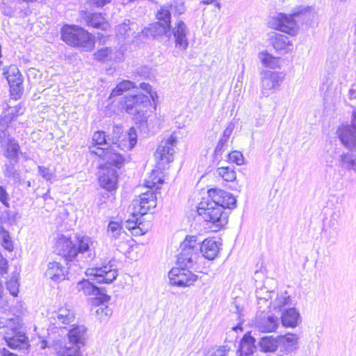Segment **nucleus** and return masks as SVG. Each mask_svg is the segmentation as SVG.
Listing matches in <instances>:
<instances>
[{
  "mask_svg": "<svg viewBox=\"0 0 356 356\" xmlns=\"http://www.w3.org/2000/svg\"><path fill=\"white\" fill-rule=\"evenodd\" d=\"M3 74L10 85L11 96L15 99L19 98L23 90V81L18 68L15 65L9 66L4 69Z\"/></svg>",
  "mask_w": 356,
  "mask_h": 356,
  "instance_id": "dca6fc26",
  "label": "nucleus"
},
{
  "mask_svg": "<svg viewBox=\"0 0 356 356\" xmlns=\"http://www.w3.org/2000/svg\"><path fill=\"white\" fill-rule=\"evenodd\" d=\"M233 131V125L232 124H229L227 128L224 131V133H223V138H225V143H227L232 132Z\"/></svg>",
  "mask_w": 356,
  "mask_h": 356,
  "instance_id": "e2e57ef3",
  "label": "nucleus"
},
{
  "mask_svg": "<svg viewBox=\"0 0 356 356\" xmlns=\"http://www.w3.org/2000/svg\"><path fill=\"white\" fill-rule=\"evenodd\" d=\"M156 195L152 191L143 193L135 198L131 204L134 216H143L156 206Z\"/></svg>",
  "mask_w": 356,
  "mask_h": 356,
  "instance_id": "9b49d317",
  "label": "nucleus"
},
{
  "mask_svg": "<svg viewBox=\"0 0 356 356\" xmlns=\"http://www.w3.org/2000/svg\"><path fill=\"white\" fill-rule=\"evenodd\" d=\"M0 238L1 239L2 246L6 250H8L9 252H11L13 250V245L8 232H3V235H1Z\"/></svg>",
  "mask_w": 356,
  "mask_h": 356,
  "instance_id": "5fc2aeb1",
  "label": "nucleus"
},
{
  "mask_svg": "<svg viewBox=\"0 0 356 356\" xmlns=\"http://www.w3.org/2000/svg\"><path fill=\"white\" fill-rule=\"evenodd\" d=\"M39 174L46 181L52 182L54 180L55 175L49 168L44 166H38Z\"/></svg>",
  "mask_w": 356,
  "mask_h": 356,
  "instance_id": "864d4df0",
  "label": "nucleus"
},
{
  "mask_svg": "<svg viewBox=\"0 0 356 356\" xmlns=\"http://www.w3.org/2000/svg\"><path fill=\"white\" fill-rule=\"evenodd\" d=\"M258 58L266 67L271 69L280 68L282 60L280 57H275L267 51H262L258 54Z\"/></svg>",
  "mask_w": 356,
  "mask_h": 356,
  "instance_id": "c756f323",
  "label": "nucleus"
},
{
  "mask_svg": "<svg viewBox=\"0 0 356 356\" xmlns=\"http://www.w3.org/2000/svg\"><path fill=\"white\" fill-rule=\"evenodd\" d=\"M159 172L153 170L148 179L145 181V186L149 188H160V186L163 184V179L158 176Z\"/></svg>",
  "mask_w": 356,
  "mask_h": 356,
  "instance_id": "c03bdc74",
  "label": "nucleus"
},
{
  "mask_svg": "<svg viewBox=\"0 0 356 356\" xmlns=\"http://www.w3.org/2000/svg\"><path fill=\"white\" fill-rule=\"evenodd\" d=\"M99 181L100 186L108 191L115 190L118 183V175L116 170L108 166L102 168L100 172Z\"/></svg>",
  "mask_w": 356,
  "mask_h": 356,
  "instance_id": "aec40b11",
  "label": "nucleus"
},
{
  "mask_svg": "<svg viewBox=\"0 0 356 356\" xmlns=\"http://www.w3.org/2000/svg\"><path fill=\"white\" fill-rule=\"evenodd\" d=\"M229 349L225 346H219L210 349L208 356H227Z\"/></svg>",
  "mask_w": 356,
  "mask_h": 356,
  "instance_id": "6e6d98bb",
  "label": "nucleus"
},
{
  "mask_svg": "<svg viewBox=\"0 0 356 356\" xmlns=\"http://www.w3.org/2000/svg\"><path fill=\"white\" fill-rule=\"evenodd\" d=\"M148 68L147 67H141L137 69L136 72L138 74H141L143 76H146L149 74Z\"/></svg>",
  "mask_w": 356,
  "mask_h": 356,
  "instance_id": "69168bd1",
  "label": "nucleus"
},
{
  "mask_svg": "<svg viewBox=\"0 0 356 356\" xmlns=\"http://www.w3.org/2000/svg\"><path fill=\"white\" fill-rule=\"evenodd\" d=\"M8 262L0 253V274H4L7 272Z\"/></svg>",
  "mask_w": 356,
  "mask_h": 356,
  "instance_id": "052dcab7",
  "label": "nucleus"
},
{
  "mask_svg": "<svg viewBox=\"0 0 356 356\" xmlns=\"http://www.w3.org/2000/svg\"><path fill=\"white\" fill-rule=\"evenodd\" d=\"M98 242L88 236H76V257H81L87 261H92L97 254Z\"/></svg>",
  "mask_w": 356,
  "mask_h": 356,
  "instance_id": "f8f14e48",
  "label": "nucleus"
},
{
  "mask_svg": "<svg viewBox=\"0 0 356 356\" xmlns=\"http://www.w3.org/2000/svg\"><path fill=\"white\" fill-rule=\"evenodd\" d=\"M188 29L182 21H179L172 29V33L175 39V47L180 50H186L188 46L186 35Z\"/></svg>",
  "mask_w": 356,
  "mask_h": 356,
  "instance_id": "5701e85b",
  "label": "nucleus"
},
{
  "mask_svg": "<svg viewBox=\"0 0 356 356\" xmlns=\"http://www.w3.org/2000/svg\"><path fill=\"white\" fill-rule=\"evenodd\" d=\"M99 300L100 301L101 305L99 306V307L97 309L95 312L97 317L101 321H106L112 315L113 309L108 305H104V303L105 302H102L100 300Z\"/></svg>",
  "mask_w": 356,
  "mask_h": 356,
  "instance_id": "37998d69",
  "label": "nucleus"
},
{
  "mask_svg": "<svg viewBox=\"0 0 356 356\" xmlns=\"http://www.w3.org/2000/svg\"><path fill=\"white\" fill-rule=\"evenodd\" d=\"M3 339L8 346L12 349H18L25 353L30 346L28 337L20 331V323L18 318L7 319L1 327Z\"/></svg>",
  "mask_w": 356,
  "mask_h": 356,
  "instance_id": "f03ea898",
  "label": "nucleus"
},
{
  "mask_svg": "<svg viewBox=\"0 0 356 356\" xmlns=\"http://www.w3.org/2000/svg\"><path fill=\"white\" fill-rule=\"evenodd\" d=\"M197 213L206 222L211 223L216 229L223 227L228 222V216L222 208L209 198L199 204Z\"/></svg>",
  "mask_w": 356,
  "mask_h": 356,
  "instance_id": "39448f33",
  "label": "nucleus"
},
{
  "mask_svg": "<svg viewBox=\"0 0 356 356\" xmlns=\"http://www.w3.org/2000/svg\"><path fill=\"white\" fill-rule=\"evenodd\" d=\"M124 59V54L120 50H115L113 51L112 50V57L111 60L115 62H120Z\"/></svg>",
  "mask_w": 356,
  "mask_h": 356,
  "instance_id": "bf43d9fd",
  "label": "nucleus"
},
{
  "mask_svg": "<svg viewBox=\"0 0 356 356\" xmlns=\"http://www.w3.org/2000/svg\"><path fill=\"white\" fill-rule=\"evenodd\" d=\"M1 143L4 149V156L12 161L17 162L19 150L18 143H17L12 138H7L2 141Z\"/></svg>",
  "mask_w": 356,
  "mask_h": 356,
  "instance_id": "473e14b6",
  "label": "nucleus"
},
{
  "mask_svg": "<svg viewBox=\"0 0 356 356\" xmlns=\"http://www.w3.org/2000/svg\"><path fill=\"white\" fill-rule=\"evenodd\" d=\"M61 38L67 44L91 51L95 47L93 36L84 29L65 25L61 29Z\"/></svg>",
  "mask_w": 356,
  "mask_h": 356,
  "instance_id": "7ed1b4c3",
  "label": "nucleus"
},
{
  "mask_svg": "<svg viewBox=\"0 0 356 356\" xmlns=\"http://www.w3.org/2000/svg\"><path fill=\"white\" fill-rule=\"evenodd\" d=\"M111 1V0H90L91 4L96 7H103Z\"/></svg>",
  "mask_w": 356,
  "mask_h": 356,
  "instance_id": "680f3d73",
  "label": "nucleus"
},
{
  "mask_svg": "<svg viewBox=\"0 0 356 356\" xmlns=\"http://www.w3.org/2000/svg\"><path fill=\"white\" fill-rule=\"evenodd\" d=\"M216 173L225 181H233L236 178L235 170L230 167L218 168Z\"/></svg>",
  "mask_w": 356,
  "mask_h": 356,
  "instance_id": "ea45409f",
  "label": "nucleus"
},
{
  "mask_svg": "<svg viewBox=\"0 0 356 356\" xmlns=\"http://www.w3.org/2000/svg\"><path fill=\"white\" fill-rule=\"evenodd\" d=\"M282 72L263 70L261 73L260 90L263 97H268L278 90L284 80Z\"/></svg>",
  "mask_w": 356,
  "mask_h": 356,
  "instance_id": "0eeeda50",
  "label": "nucleus"
},
{
  "mask_svg": "<svg viewBox=\"0 0 356 356\" xmlns=\"http://www.w3.org/2000/svg\"><path fill=\"white\" fill-rule=\"evenodd\" d=\"M341 143L350 150L356 149V111L353 113L350 125H342L338 129Z\"/></svg>",
  "mask_w": 356,
  "mask_h": 356,
  "instance_id": "2eb2a0df",
  "label": "nucleus"
},
{
  "mask_svg": "<svg viewBox=\"0 0 356 356\" xmlns=\"http://www.w3.org/2000/svg\"><path fill=\"white\" fill-rule=\"evenodd\" d=\"M137 143V134L134 128L129 129V132L124 135L121 144H113L110 148L99 147V151H96L93 147L91 149V153L95 154L102 158L104 161L109 165H113L120 168L124 163V159L120 153L115 149V147H120L124 150L131 149Z\"/></svg>",
  "mask_w": 356,
  "mask_h": 356,
  "instance_id": "f257e3e1",
  "label": "nucleus"
},
{
  "mask_svg": "<svg viewBox=\"0 0 356 356\" xmlns=\"http://www.w3.org/2000/svg\"><path fill=\"white\" fill-rule=\"evenodd\" d=\"M278 338L265 337L261 339L259 347L264 352H275L278 348Z\"/></svg>",
  "mask_w": 356,
  "mask_h": 356,
  "instance_id": "e433bc0d",
  "label": "nucleus"
},
{
  "mask_svg": "<svg viewBox=\"0 0 356 356\" xmlns=\"http://www.w3.org/2000/svg\"><path fill=\"white\" fill-rule=\"evenodd\" d=\"M76 289L79 291H82L86 296H95L98 300L103 302H108L110 296L102 293L99 288L94 285L93 282L88 280H83L77 283Z\"/></svg>",
  "mask_w": 356,
  "mask_h": 356,
  "instance_id": "4be33fe9",
  "label": "nucleus"
},
{
  "mask_svg": "<svg viewBox=\"0 0 356 356\" xmlns=\"http://www.w3.org/2000/svg\"><path fill=\"white\" fill-rule=\"evenodd\" d=\"M229 159L230 161L236 163L237 165H242L244 162L243 155L238 151H234L229 154Z\"/></svg>",
  "mask_w": 356,
  "mask_h": 356,
  "instance_id": "4d7b16f0",
  "label": "nucleus"
},
{
  "mask_svg": "<svg viewBox=\"0 0 356 356\" xmlns=\"http://www.w3.org/2000/svg\"><path fill=\"white\" fill-rule=\"evenodd\" d=\"M173 8H175V6L171 5L169 7H162L156 14L157 19L159 20L158 22H161L170 25L171 13L170 8L172 10Z\"/></svg>",
  "mask_w": 356,
  "mask_h": 356,
  "instance_id": "a18cd8bd",
  "label": "nucleus"
},
{
  "mask_svg": "<svg viewBox=\"0 0 356 356\" xmlns=\"http://www.w3.org/2000/svg\"><path fill=\"white\" fill-rule=\"evenodd\" d=\"M339 163L341 168L352 170V165L355 163V155L343 153L339 156Z\"/></svg>",
  "mask_w": 356,
  "mask_h": 356,
  "instance_id": "de8ad7c7",
  "label": "nucleus"
},
{
  "mask_svg": "<svg viewBox=\"0 0 356 356\" xmlns=\"http://www.w3.org/2000/svg\"><path fill=\"white\" fill-rule=\"evenodd\" d=\"M181 252L178 257L179 264L185 268H192L200 257V242L197 236H188L180 245Z\"/></svg>",
  "mask_w": 356,
  "mask_h": 356,
  "instance_id": "423d86ee",
  "label": "nucleus"
},
{
  "mask_svg": "<svg viewBox=\"0 0 356 356\" xmlns=\"http://www.w3.org/2000/svg\"><path fill=\"white\" fill-rule=\"evenodd\" d=\"M281 320L283 326L286 327H296L301 322L300 313L294 307L284 309Z\"/></svg>",
  "mask_w": 356,
  "mask_h": 356,
  "instance_id": "bb28decb",
  "label": "nucleus"
},
{
  "mask_svg": "<svg viewBox=\"0 0 356 356\" xmlns=\"http://www.w3.org/2000/svg\"><path fill=\"white\" fill-rule=\"evenodd\" d=\"M176 145L177 138L172 135L161 141L155 152V157L160 168H164L165 165L173 161L174 148Z\"/></svg>",
  "mask_w": 356,
  "mask_h": 356,
  "instance_id": "9d476101",
  "label": "nucleus"
},
{
  "mask_svg": "<svg viewBox=\"0 0 356 356\" xmlns=\"http://www.w3.org/2000/svg\"><path fill=\"white\" fill-rule=\"evenodd\" d=\"M127 228L129 229H134L136 225V222L129 221V220L127 221Z\"/></svg>",
  "mask_w": 356,
  "mask_h": 356,
  "instance_id": "774afa93",
  "label": "nucleus"
},
{
  "mask_svg": "<svg viewBox=\"0 0 356 356\" xmlns=\"http://www.w3.org/2000/svg\"><path fill=\"white\" fill-rule=\"evenodd\" d=\"M278 343L282 345L286 351L291 353L297 348L298 337L296 334L288 333L278 337Z\"/></svg>",
  "mask_w": 356,
  "mask_h": 356,
  "instance_id": "72a5a7b5",
  "label": "nucleus"
},
{
  "mask_svg": "<svg viewBox=\"0 0 356 356\" xmlns=\"http://www.w3.org/2000/svg\"><path fill=\"white\" fill-rule=\"evenodd\" d=\"M134 87V83L131 81H122L119 83L117 86L112 90L110 97L121 95L124 91H127Z\"/></svg>",
  "mask_w": 356,
  "mask_h": 356,
  "instance_id": "79ce46f5",
  "label": "nucleus"
},
{
  "mask_svg": "<svg viewBox=\"0 0 356 356\" xmlns=\"http://www.w3.org/2000/svg\"><path fill=\"white\" fill-rule=\"evenodd\" d=\"M270 42L276 51L286 53L293 46L289 38L281 33H273L270 37Z\"/></svg>",
  "mask_w": 356,
  "mask_h": 356,
  "instance_id": "393cba45",
  "label": "nucleus"
},
{
  "mask_svg": "<svg viewBox=\"0 0 356 356\" xmlns=\"http://www.w3.org/2000/svg\"><path fill=\"white\" fill-rule=\"evenodd\" d=\"M312 9L309 7L300 6L294 9L291 14L278 13L272 18L270 22V26L276 30L286 33L291 35L298 33L299 27L296 23V18L305 15L306 13Z\"/></svg>",
  "mask_w": 356,
  "mask_h": 356,
  "instance_id": "20e7f679",
  "label": "nucleus"
},
{
  "mask_svg": "<svg viewBox=\"0 0 356 356\" xmlns=\"http://www.w3.org/2000/svg\"><path fill=\"white\" fill-rule=\"evenodd\" d=\"M5 168L3 170L4 175L14 181H17L20 178L19 172L15 168V165L12 162V160L4 165Z\"/></svg>",
  "mask_w": 356,
  "mask_h": 356,
  "instance_id": "09e8293b",
  "label": "nucleus"
},
{
  "mask_svg": "<svg viewBox=\"0 0 356 356\" xmlns=\"http://www.w3.org/2000/svg\"><path fill=\"white\" fill-rule=\"evenodd\" d=\"M45 277L54 282H60L65 280L66 268L56 261L49 262L44 273Z\"/></svg>",
  "mask_w": 356,
  "mask_h": 356,
  "instance_id": "b1692460",
  "label": "nucleus"
},
{
  "mask_svg": "<svg viewBox=\"0 0 356 356\" xmlns=\"http://www.w3.org/2000/svg\"><path fill=\"white\" fill-rule=\"evenodd\" d=\"M95 57L97 60L100 61L111 60L112 49L108 47L99 49L95 54Z\"/></svg>",
  "mask_w": 356,
  "mask_h": 356,
  "instance_id": "3c124183",
  "label": "nucleus"
},
{
  "mask_svg": "<svg viewBox=\"0 0 356 356\" xmlns=\"http://www.w3.org/2000/svg\"><path fill=\"white\" fill-rule=\"evenodd\" d=\"M10 122L8 121L7 118H1L0 120V141L2 142L7 138H9V134L7 130L8 124Z\"/></svg>",
  "mask_w": 356,
  "mask_h": 356,
  "instance_id": "603ef678",
  "label": "nucleus"
},
{
  "mask_svg": "<svg viewBox=\"0 0 356 356\" xmlns=\"http://www.w3.org/2000/svg\"><path fill=\"white\" fill-rule=\"evenodd\" d=\"M140 88L146 91L147 93L150 95L151 97H152V95L151 93L152 87L149 84L146 83H142L140 84Z\"/></svg>",
  "mask_w": 356,
  "mask_h": 356,
  "instance_id": "0e129e2a",
  "label": "nucleus"
},
{
  "mask_svg": "<svg viewBox=\"0 0 356 356\" xmlns=\"http://www.w3.org/2000/svg\"><path fill=\"white\" fill-rule=\"evenodd\" d=\"M86 275L93 277V282L109 284L117 278L118 273L117 269L109 261L108 264L100 268L88 269Z\"/></svg>",
  "mask_w": 356,
  "mask_h": 356,
  "instance_id": "ddd939ff",
  "label": "nucleus"
},
{
  "mask_svg": "<svg viewBox=\"0 0 356 356\" xmlns=\"http://www.w3.org/2000/svg\"><path fill=\"white\" fill-rule=\"evenodd\" d=\"M290 296L286 291L275 292V296L270 301V308L273 310H281L285 306L290 305L291 303Z\"/></svg>",
  "mask_w": 356,
  "mask_h": 356,
  "instance_id": "c85d7f7f",
  "label": "nucleus"
},
{
  "mask_svg": "<svg viewBox=\"0 0 356 356\" xmlns=\"http://www.w3.org/2000/svg\"><path fill=\"white\" fill-rule=\"evenodd\" d=\"M260 312L256 317V328L261 332H275L280 325L279 318L273 316H262L263 310H260Z\"/></svg>",
  "mask_w": 356,
  "mask_h": 356,
  "instance_id": "6ab92c4d",
  "label": "nucleus"
},
{
  "mask_svg": "<svg viewBox=\"0 0 356 356\" xmlns=\"http://www.w3.org/2000/svg\"><path fill=\"white\" fill-rule=\"evenodd\" d=\"M255 339L250 334H245L241 341L239 356H250L256 350Z\"/></svg>",
  "mask_w": 356,
  "mask_h": 356,
  "instance_id": "7c9ffc66",
  "label": "nucleus"
},
{
  "mask_svg": "<svg viewBox=\"0 0 356 356\" xmlns=\"http://www.w3.org/2000/svg\"><path fill=\"white\" fill-rule=\"evenodd\" d=\"M130 25L129 20L118 25L117 28L118 34L124 38L134 35L135 31H133L134 29Z\"/></svg>",
  "mask_w": 356,
  "mask_h": 356,
  "instance_id": "49530a36",
  "label": "nucleus"
},
{
  "mask_svg": "<svg viewBox=\"0 0 356 356\" xmlns=\"http://www.w3.org/2000/svg\"><path fill=\"white\" fill-rule=\"evenodd\" d=\"M56 248L58 253L67 261H72L76 257V243H73L70 238L64 235L58 236Z\"/></svg>",
  "mask_w": 356,
  "mask_h": 356,
  "instance_id": "a211bd4d",
  "label": "nucleus"
},
{
  "mask_svg": "<svg viewBox=\"0 0 356 356\" xmlns=\"http://www.w3.org/2000/svg\"><path fill=\"white\" fill-rule=\"evenodd\" d=\"M169 278L171 284L186 287L193 284L197 280V276L183 266L172 268L169 272Z\"/></svg>",
  "mask_w": 356,
  "mask_h": 356,
  "instance_id": "4468645a",
  "label": "nucleus"
},
{
  "mask_svg": "<svg viewBox=\"0 0 356 356\" xmlns=\"http://www.w3.org/2000/svg\"><path fill=\"white\" fill-rule=\"evenodd\" d=\"M107 235L112 241L123 240L127 236V234L123 229L122 224L115 221H111L108 223Z\"/></svg>",
  "mask_w": 356,
  "mask_h": 356,
  "instance_id": "cd10ccee",
  "label": "nucleus"
},
{
  "mask_svg": "<svg viewBox=\"0 0 356 356\" xmlns=\"http://www.w3.org/2000/svg\"><path fill=\"white\" fill-rule=\"evenodd\" d=\"M208 194V198L222 208L223 211L226 208L233 209L236 207V200L229 192L220 189H210Z\"/></svg>",
  "mask_w": 356,
  "mask_h": 356,
  "instance_id": "f3484780",
  "label": "nucleus"
},
{
  "mask_svg": "<svg viewBox=\"0 0 356 356\" xmlns=\"http://www.w3.org/2000/svg\"><path fill=\"white\" fill-rule=\"evenodd\" d=\"M19 273H15L6 282V288L13 296L16 297L19 293Z\"/></svg>",
  "mask_w": 356,
  "mask_h": 356,
  "instance_id": "a19ab883",
  "label": "nucleus"
},
{
  "mask_svg": "<svg viewBox=\"0 0 356 356\" xmlns=\"http://www.w3.org/2000/svg\"><path fill=\"white\" fill-rule=\"evenodd\" d=\"M348 96L350 99H356V87L355 86H353L351 88H350Z\"/></svg>",
  "mask_w": 356,
  "mask_h": 356,
  "instance_id": "338daca9",
  "label": "nucleus"
},
{
  "mask_svg": "<svg viewBox=\"0 0 356 356\" xmlns=\"http://www.w3.org/2000/svg\"><path fill=\"white\" fill-rule=\"evenodd\" d=\"M84 20L88 26L106 31L110 28L108 22L101 13H85Z\"/></svg>",
  "mask_w": 356,
  "mask_h": 356,
  "instance_id": "a878e982",
  "label": "nucleus"
},
{
  "mask_svg": "<svg viewBox=\"0 0 356 356\" xmlns=\"http://www.w3.org/2000/svg\"><path fill=\"white\" fill-rule=\"evenodd\" d=\"M75 320L74 312L70 306H62L52 312L49 316V330L54 329L67 330Z\"/></svg>",
  "mask_w": 356,
  "mask_h": 356,
  "instance_id": "6e6552de",
  "label": "nucleus"
},
{
  "mask_svg": "<svg viewBox=\"0 0 356 356\" xmlns=\"http://www.w3.org/2000/svg\"><path fill=\"white\" fill-rule=\"evenodd\" d=\"M256 296L258 300V306L260 310L265 312L266 309L270 308V302L275 296V291H268L266 288H261L256 291Z\"/></svg>",
  "mask_w": 356,
  "mask_h": 356,
  "instance_id": "2f4dec72",
  "label": "nucleus"
},
{
  "mask_svg": "<svg viewBox=\"0 0 356 356\" xmlns=\"http://www.w3.org/2000/svg\"><path fill=\"white\" fill-rule=\"evenodd\" d=\"M86 329L83 325H77L72 329H70L68 332V338H69V343H73L74 345H77L79 343L81 342L84 337V334L86 333Z\"/></svg>",
  "mask_w": 356,
  "mask_h": 356,
  "instance_id": "f704fd0d",
  "label": "nucleus"
},
{
  "mask_svg": "<svg viewBox=\"0 0 356 356\" xmlns=\"http://www.w3.org/2000/svg\"><path fill=\"white\" fill-rule=\"evenodd\" d=\"M56 350L58 356H81L79 346L71 343L56 348Z\"/></svg>",
  "mask_w": 356,
  "mask_h": 356,
  "instance_id": "c9c22d12",
  "label": "nucleus"
},
{
  "mask_svg": "<svg viewBox=\"0 0 356 356\" xmlns=\"http://www.w3.org/2000/svg\"><path fill=\"white\" fill-rule=\"evenodd\" d=\"M24 112V108L21 104L15 106H10L7 111V113L3 118H8V121L11 122L15 117L22 115Z\"/></svg>",
  "mask_w": 356,
  "mask_h": 356,
  "instance_id": "8fccbe9b",
  "label": "nucleus"
},
{
  "mask_svg": "<svg viewBox=\"0 0 356 356\" xmlns=\"http://www.w3.org/2000/svg\"><path fill=\"white\" fill-rule=\"evenodd\" d=\"M0 201L5 206L8 207L9 206V197L8 194L6 192V189L0 186Z\"/></svg>",
  "mask_w": 356,
  "mask_h": 356,
  "instance_id": "13d9d810",
  "label": "nucleus"
},
{
  "mask_svg": "<svg viewBox=\"0 0 356 356\" xmlns=\"http://www.w3.org/2000/svg\"><path fill=\"white\" fill-rule=\"evenodd\" d=\"M108 143L106 138V134L104 131H96L94 133L92 138V145L90 147V149L94 147L96 151H99V147H106Z\"/></svg>",
  "mask_w": 356,
  "mask_h": 356,
  "instance_id": "58836bf2",
  "label": "nucleus"
},
{
  "mask_svg": "<svg viewBox=\"0 0 356 356\" xmlns=\"http://www.w3.org/2000/svg\"><path fill=\"white\" fill-rule=\"evenodd\" d=\"M198 242H200L199 254L201 253L204 258L209 260H213L217 257L221 246V243L219 241H216L213 238H209L202 242L200 241Z\"/></svg>",
  "mask_w": 356,
  "mask_h": 356,
  "instance_id": "412c9836",
  "label": "nucleus"
},
{
  "mask_svg": "<svg viewBox=\"0 0 356 356\" xmlns=\"http://www.w3.org/2000/svg\"><path fill=\"white\" fill-rule=\"evenodd\" d=\"M149 29L154 36L170 35V25L161 22H157L154 24H151Z\"/></svg>",
  "mask_w": 356,
  "mask_h": 356,
  "instance_id": "4c0bfd02",
  "label": "nucleus"
},
{
  "mask_svg": "<svg viewBox=\"0 0 356 356\" xmlns=\"http://www.w3.org/2000/svg\"><path fill=\"white\" fill-rule=\"evenodd\" d=\"M149 104V97L144 94L129 95L125 97L124 108L127 113L136 115V120L140 122L146 121V115L143 108Z\"/></svg>",
  "mask_w": 356,
  "mask_h": 356,
  "instance_id": "1a4fd4ad",
  "label": "nucleus"
}]
</instances>
